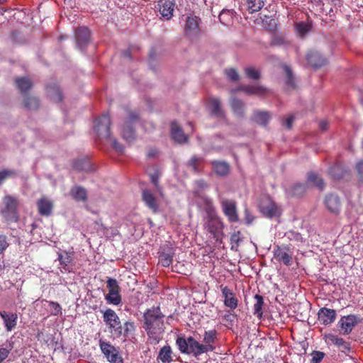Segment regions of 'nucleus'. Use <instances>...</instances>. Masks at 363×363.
Returning a JSON list of instances; mask_svg holds the SVG:
<instances>
[{
	"label": "nucleus",
	"instance_id": "1",
	"mask_svg": "<svg viewBox=\"0 0 363 363\" xmlns=\"http://www.w3.org/2000/svg\"><path fill=\"white\" fill-rule=\"evenodd\" d=\"M159 306H153L147 309L144 315V329L149 339L156 344L158 343L164 332V318Z\"/></svg>",
	"mask_w": 363,
	"mask_h": 363
},
{
	"label": "nucleus",
	"instance_id": "18",
	"mask_svg": "<svg viewBox=\"0 0 363 363\" xmlns=\"http://www.w3.org/2000/svg\"><path fill=\"white\" fill-rule=\"evenodd\" d=\"M0 315L7 332H11L15 329L18 321V315L16 313L1 311H0Z\"/></svg>",
	"mask_w": 363,
	"mask_h": 363
},
{
	"label": "nucleus",
	"instance_id": "7",
	"mask_svg": "<svg viewBox=\"0 0 363 363\" xmlns=\"http://www.w3.org/2000/svg\"><path fill=\"white\" fill-rule=\"evenodd\" d=\"M111 118L108 113H104L96 121L94 129L99 136L106 138L111 137Z\"/></svg>",
	"mask_w": 363,
	"mask_h": 363
},
{
	"label": "nucleus",
	"instance_id": "57",
	"mask_svg": "<svg viewBox=\"0 0 363 363\" xmlns=\"http://www.w3.org/2000/svg\"><path fill=\"white\" fill-rule=\"evenodd\" d=\"M325 354L323 352L315 351L312 353L311 363H320L323 359Z\"/></svg>",
	"mask_w": 363,
	"mask_h": 363
},
{
	"label": "nucleus",
	"instance_id": "59",
	"mask_svg": "<svg viewBox=\"0 0 363 363\" xmlns=\"http://www.w3.org/2000/svg\"><path fill=\"white\" fill-rule=\"evenodd\" d=\"M244 214H245V223L247 225L252 224V223L253 222V220L255 219V217L251 214V213L250 212V211L247 208H245L244 210Z\"/></svg>",
	"mask_w": 363,
	"mask_h": 363
},
{
	"label": "nucleus",
	"instance_id": "50",
	"mask_svg": "<svg viewBox=\"0 0 363 363\" xmlns=\"http://www.w3.org/2000/svg\"><path fill=\"white\" fill-rule=\"evenodd\" d=\"M230 244H231V250H237L239 247L240 242L242 241L241 238V233L240 230L234 232L230 235Z\"/></svg>",
	"mask_w": 363,
	"mask_h": 363
},
{
	"label": "nucleus",
	"instance_id": "2",
	"mask_svg": "<svg viewBox=\"0 0 363 363\" xmlns=\"http://www.w3.org/2000/svg\"><path fill=\"white\" fill-rule=\"evenodd\" d=\"M103 320L113 338L127 337L135 330L133 322L126 321L122 325L118 315L111 308H107L103 312Z\"/></svg>",
	"mask_w": 363,
	"mask_h": 363
},
{
	"label": "nucleus",
	"instance_id": "21",
	"mask_svg": "<svg viewBox=\"0 0 363 363\" xmlns=\"http://www.w3.org/2000/svg\"><path fill=\"white\" fill-rule=\"evenodd\" d=\"M171 135L173 140L177 143L182 144L188 142V136L176 121L171 123Z\"/></svg>",
	"mask_w": 363,
	"mask_h": 363
},
{
	"label": "nucleus",
	"instance_id": "34",
	"mask_svg": "<svg viewBox=\"0 0 363 363\" xmlns=\"http://www.w3.org/2000/svg\"><path fill=\"white\" fill-rule=\"evenodd\" d=\"M70 195L72 197L77 201H86L87 200V192L86 190L79 186H75L70 190Z\"/></svg>",
	"mask_w": 363,
	"mask_h": 363
},
{
	"label": "nucleus",
	"instance_id": "47",
	"mask_svg": "<svg viewBox=\"0 0 363 363\" xmlns=\"http://www.w3.org/2000/svg\"><path fill=\"white\" fill-rule=\"evenodd\" d=\"M202 161H203V159L201 157H197L196 155H194L187 162L186 165L194 173H199L201 171V169L199 168V163L201 162Z\"/></svg>",
	"mask_w": 363,
	"mask_h": 363
},
{
	"label": "nucleus",
	"instance_id": "20",
	"mask_svg": "<svg viewBox=\"0 0 363 363\" xmlns=\"http://www.w3.org/2000/svg\"><path fill=\"white\" fill-rule=\"evenodd\" d=\"M75 38L78 48L82 50L86 46L90 38V31L86 27H79L76 29Z\"/></svg>",
	"mask_w": 363,
	"mask_h": 363
},
{
	"label": "nucleus",
	"instance_id": "35",
	"mask_svg": "<svg viewBox=\"0 0 363 363\" xmlns=\"http://www.w3.org/2000/svg\"><path fill=\"white\" fill-rule=\"evenodd\" d=\"M270 119V115L267 111H255L252 120L259 125L266 126Z\"/></svg>",
	"mask_w": 363,
	"mask_h": 363
},
{
	"label": "nucleus",
	"instance_id": "64",
	"mask_svg": "<svg viewBox=\"0 0 363 363\" xmlns=\"http://www.w3.org/2000/svg\"><path fill=\"white\" fill-rule=\"evenodd\" d=\"M299 345L301 347V350H299L298 354L301 355L305 354L306 351V347L308 345V343L306 341H302L299 342Z\"/></svg>",
	"mask_w": 363,
	"mask_h": 363
},
{
	"label": "nucleus",
	"instance_id": "55",
	"mask_svg": "<svg viewBox=\"0 0 363 363\" xmlns=\"http://www.w3.org/2000/svg\"><path fill=\"white\" fill-rule=\"evenodd\" d=\"M225 72L228 78H229L231 81L236 82L239 79V75L235 69H225Z\"/></svg>",
	"mask_w": 363,
	"mask_h": 363
},
{
	"label": "nucleus",
	"instance_id": "4",
	"mask_svg": "<svg viewBox=\"0 0 363 363\" xmlns=\"http://www.w3.org/2000/svg\"><path fill=\"white\" fill-rule=\"evenodd\" d=\"M139 120V113L135 111H127V117L123 125L121 135L128 143L133 142L135 138V130L133 125Z\"/></svg>",
	"mask_w": 363,
	"mask_h": 363
},
{
	"label": "nucleus",
	"instance_id": "16",
	"mask_svg": "<svg viewBox=\"0 0 363 363\" xmlns=\"http://www.w3.org/2000/svg\"><path fill=\"white\" fill-rule=\"evenodd\" d=\"M213 172L220 177H225L230 172V164L224 160H212L210 162Z\"/></svg>",
	"mask_w": 363,
	"mask_h": 363
},
{
	"label": "nucleus",
	"instance_id": "9",
	"mask_svg": "<svg viewBox=\"0 0 363 363\" xmlns=\"http://www.w3.org/2000/svg\"><path fill=\"white\" fill-rule=\"evenodd\" d=\"M361 322V319L356 315L342 316L338 321L337 325L341 329V333L349 335L353 328Z\"/></svg>",
	"mask_w": 363,
	"mask_h": 363
},
{
	"label": "nucleus",
	"instance_id": "54",
	"mask_svg": "<svg viewBox=\"0 0 363 363\" xmlns=\"http://www.w3.org/2000/svg\"><path fill=\"white\" fill-rule=\"evenodd\" d=\"M49 305L51 307V314L53 315H58L62 314V307L60 305L55 301H49Z\"/></svg>",
	"mask_w": 363,
	"mask_h": 363
},
{
	"label": "nucleus",
	"instance_id": "40",
	"mask_svg": "<svg viewBox=\"0 0 363 363\" xmlns=\"http://www.w3.org/2000/svg\"><path fill=\"white\" fill-rule=\"evenodd\" d=\"M73 168L77 171H84L86 172L92 171L91 164L87 159H81L74 161L73 162Z\"/></svg>",
	"mask_w": 363,
	"mask_h": 363
},
{
	"label": "nucleus",
	"instance_id": "56",
	"mask_svg": "<svg viewBox=\"0 0 363 363\" xmlns=\"http://www.w3.org/2000/svg\"><path fill=\"white\" fill-rule=\"evenodd\" d=\"M355 169L357 172L359 182L363 184V160H360L356 164Z\"/></svg>",
	"mask_w": 363,
	"mask_h": 363
},
{
	"label": "nucleus",
	"instance_id": "8",
	"mask_svg": "<svg viewBox=\"0 0 363 363\" xmlns=\"http://www.w3.org/2000/svg\"><path fill=\"white\" fill-rule=\"evenodd\" d=\"M106 283L108 293L106 296V299L109 303L118 306L121 302V296L119 294L120 287L118 281L115 279L108 278Z\"/></svg>",
	"mask_w": 363,
	"mask_h": 363
},
{
	"label": "nucleus",
	"instance_id": "58",
	"mask_svg": "<svg viewBox=\"0 0 363 363\" xmlns=\"http://www.w3.org/2000/svg\"><path fill=\"white\" fill-rule=\"evenodd\" d=\"M11 348L8 349L0 346V363H3L9 357L11 352Z\"/></svg>",
	"mask_w": 363,
	"mask_h": 363
},
{
	"label": "nucleus",
	"instance_id": "10",
	"mask_svg": "<svg viewBox=\"0 0 363 363\" xmlns=\"http://www.w3.org/2000/svg\"><path fill=\"white\" fill-rule=\"evenodd\" d=\"M203 227L214 238L223 228V223L218 215L203 218Z\"/></svg>",
	"mask_w": 363,
	"mask_h": 363
},
{
	"label": "nucleus",
	"instance_id": "26",
	"mask_svg": "<svg viewBox=\"0 0 363 363\" xmlns=\"http://www.w3.org/2000/svg\"><path fill=\"white\" fill-rule=\"evenodd\" d=\"M325 342L330 345H334L344 350H350V343L344 340L342 337L333 334L325 335Z\"/></svg>",
	"mask_w": 363,
	"mask_h": 363
},
{
	"label": "nucleus",
	"instance_id": "60",
	"mask_svg": "<svg viewBox=\"0 0 363 363\" xmlns=\"http://www.w3.org/2000/svg\"><path fill=\"white\" fill-rule=\"evenodd\" d=\"M112 147L118 152H123L124 147L116 139L112 141Z\"/></svg>",
	"mask_w": 363,
	"mask_h": 363
},
{
	"label": "nucleus",
	"instance_id": "25",
	"mask_svg": "<svg viewBox=\"0 0 363 363\" xmlns=\"http://www.w3.org/2000/svg\"><path fill=\"white\" fill-rule=\"evenodd\" d=\"M37 207L40 215L49 216L52 211L53 203L50 199L42 197L37 201Z\"/></svg>",
	"mask_w": 363,
	"mask_h": 363
},
{
	"label": "nucleus",
	"instance_id": "43",
	"mask_svg": "<svg viewBox=\"0 0 363 363\" xmlns=\"http://www.w3.org/2000/svg\"><path fill=\"white\" fill-rule=\"evenodd\" d=\"M245 1L250 13L260 11L264 5V0H245Z\"/></svg>",
	"mask_w": 363,
	"mask_h": 363
},
{
	"label": "nucleus",
	"instance_id": "62",
	"mask_svg": "<svg viewBox=\"0 0 363 363\" xmlns=\"http://www.w3.org/2000/svg\"><path fill=\"white\" fill-rule=\"evenodd\" d=\"M150 179H151L152 183V184H154V186H155V188H156L157 190H160V186H159V178H158L157 174H152V175L150 176Z\"/></svg>",
	"mask_w": 363,
	"mask_h": 363
},
{
	"label": "nucleus",
	"instance_id": "51",
	"mask_svg": "<svg viewBox=\"0 0 363 363\" xmlns=\"http://www.w3.org/2000/svg\"><path fill=\"white\" fill-rule=\"evenodd\" d=\"M285 75V83L288 86L294 88V79L291 69L286 65L282 66Z\"/></svg>",
	"mask_w": 363,
	"mask_h": 363
},
{
	"label": "nucleus",
	"instance_id": "53",
	"mask_svg": "<svg viewBox=\"0 0 363 363\" xmlns=\"http://www.w3.org/2000/svg\"><path fill=\"white\" fill-rule=\"evenodd\" d=\"M9 247L8 237L6 235L0 234V255H3Z\"/></svg>",
	"mask_w": 363,
	"mask_h": 363
},
{
	"label": "nucleus",
	"instance_id": "24",
	"mask_svg": "<svg viewBox=\"0 0 363 363\" xmlns=\"http://www.w3.org/2000/svg\"><path fill=\"white\" fill-rule=\"evenodd\" d=\"M308 63L314 68H319L327 63V60L318 51H311L306 55Z\"/></svg>",
	"mask_w": 363,
	"mask_h": 363
},
{
	"label": "nucleus",
	"instance_id": "19",
	"mask_svg": "<svg viewBox=\"0 0 363 363\" xmlns=\"http://www.w3.org/2000/svg\"><path fill=\"white\" fill-rule=\"evenodd\" d=\"M259 208L262 213L269 218L276 216L278 213L277 206L269 198H267L260 203Z\"/></svg>",
	"mask_w": 363,
	"mask_h": 363
},
{
	"label": "nucleus",
	"instance_id": "33",
	"mask_svg": "<svg viewBox=\"0 0 363 363\" xmlns=\"http://www.w3.org/2000/svg\"><path fill=\"white\" fill-rule=\"evenodd\" d=\"M216 339L217 332L216 330L205 331L203 335V342L205 344L203 345L211 348V350H208V352H212L215 350L216 347L213 344L216 342Z\"/></svg>",
	"mask_w": 363,
	"mask_h": 363
},
{
	"label": "nucleus",
	"instance_id": "23",
	"mask_svg": "<svg viewBox=\"0 0 363 363\" xmlns=\"http://www.w3.org/2000/svg\"><path fill=\"white\" fill-rule=\"evenodd\" d=\"M199 19L194 16H188L186 21L185 32L189 36H196L199 33Z\"/></svg>",
	"mask_w": 363,
	"mask_h": 363
},
{
	"label": "nucleus",
	"instance_id": "37",
	"mask_svg": "<svg viewBox=\"0 0 363 363\" xmlns=\"http://www.w3.org/2000/svg\"><path fill=\"white\" fill-rule=\"evenodd\" d=\"M172 350L169 345L162 347L158 354L157 359L162 363H171L172 362Z\"/></svg>",
	"mask_w": 363,
	"mask_h": 363
},
{
	"label": "nucleus",
	"instance_id": "14",
	"mask_svg": "<svg viewBox=\"0 0 363 363\" xmlns=\"http://www.w3.org/2000/svg\"><path fill=\"white\" fill-rule=\"evenodd\" d=\"M239 91H242L249 95H257L259 96H265L269 92L267 88L261 85H242L237 89H232L231 93L235 94Z\"/></svg>",
	"mask_w": 363,
	"mask_h": 363
},
{
	"label": "nucleus",
	"instance_id": "52",
	"mask_svg": "<svg viewBox=\"0 0 363 363\" xmlns=\"http://www.w3.org/2000/svg\"><path fill=\"white\" fill-rule=\"evenodd\" d=\"M245 73L248 78L252 79H258L260 78L259 72L252 67L245 68Z\"/></svg>",
	"mask_w": 363,
	"mask_h": 363
},
{
	"label": "nucleus",
	"instance_id": "13",
	"mask_svg": "<svg viewBox=\"0 0 363 363\" xmlns=\"http://www.w3.org/2000/svg\"><path fill=\"white\" fill-rule=\"evenodd\" d=\"M274 258L277 262L289 266L293 262V252L286 247L278 246L274 251Z\"/></svg>",
	"mask_w": 363,
	"mask_h": 363
},
{
	"label": "nucleus",
	"instance_id": "45",
	"mask_svg": "<svg viewBox=\"0 0 363 363\" xmlns=\"http://www.w3.org/2000/svg\"><path fill=\"white\" fill-rule=\"evenodd\" d=\"M40 106L38 98L34 96H26L23 100V106L28 110H37Z\"/></svg>",
	"mask_w": 363,
	"mask_h": 363
},
{
	"label": "nucleus",
	"instance_id": "12",
	"mask_svg": "<svg viewBox=\"0 0 363 363\" xmlns=\"http://www.w3.org/2000/svg\"><path fill=\"white\" fill-rule=\"evenodd\" d=\"M175 7V0H159L157 5L159 13L166 21H169L173 17Z\"/></svg>",
	"mask_w": 363,
	"mask_h": 363
},
{
	"label": "nucleus",
	"instance_id": "39",
	"mask_svg": "<svg viewBox=\"0 0 363 363\" xmlns=\"http://www.w3.org/2000/svg\"><path fill=\"white\" fill-rule=\"evenodd\" d=\"M254 299L255 302L253 305V314L259 319H261L263 314L264 298L261 295L256 294Z\"/></svg>",
	"mask_w": 363,
	"mask_h": 363
},
{
	"label": "nucleus",
	"instance_id": "32",
	"mask_svg": "<svg viewBox=\"0 0 363 363\" xmlns=\"http://www.w3.org/2000/svg\"><path fill=\"white\" fill-rule=\"evenodd\" d=\"M58 260L65 271L69 270V265L73 261L74 252L64 251L63 252H58Z\"/></svg>",
	"mask_w": 363,
	"mask_h": 363
},
{
	"label": "nucleus",
	"instance_id": "29",
	"mask_svg": "<svg viewBox=\"0 0 363 363\" xmlns=\"http://www.w3.org/2000/svg\"><path fill=\"white\" fill-rule=\"evenodd\" d=\"M48 96L50 99L55 102L59 103L62 101V94L59 86L56 83H52L46 87Z\"/></svg>",
	"mask_w": 363,
	"mask_h": 363
},
{
	"label": "nucleus",
	"instance_id": "42",
	"mask_svg": "<svg viewBox=\"0 0 363 363\" xmlns=\"http://www.w3.org/2000/svg\"><path fill=\"white\" fill-rule=\"evenodd\" d=\"M203 209L206 213L205 217H211L217 215L216 208L213 206V201L208 197H203Z\"/></svg>",
	"mask_w": 363,
	"mask_h": 363
},
{
	"label": "nucleus",
	"instance_id": "46",
	"mask_svg": "<svg viewBox=\"0 0 363 363\" xmlns=\"http://www.w3.org/2000/svg\"><path fill=\"white\" fill-rule=\"evenodd\" d=\"M174 252L170 249L168 252H162L160 254V262L164 267H169L173 260Z\"/></svg>",
	"mask_w": 363,
	"mask_h": 363
},
{
	"label": "nucleus",
	"instance_id": "31",
	"mask_svg": "<svg viewBox=\"0 0 363 363\" xmlns=\"http://www.w3.org/2000/svg\"><path fill=\"white\" fill-rule=\"evenodd\" d=\"M230 105L233 113L239 118L245 116V104L240 99L235 97H231L230 99Z\"/></svg>",
	"mask_w": 363,
	"mask_h": 363
},
{
	"label": "nucleus",
	"instance_id": "28",
	"mask_svg": "<svg viewBox=\"0 0 363 363\" xmlns=\"http://www.w3.org/2000/svg\"><path fill=\"white\" fill-rule=\"evenodd\" d=\"M15 84L20 93L23 95L26 94L33 87V82L26 77H16L15 79Z\"/></svg>",
	"mask_w": 363,
	"mask_h": 363
},
{
	"label": "nucleus",
	"instance_id": "27",
	"mask_svg": "<svg viewBox=\"0 0 363 363\" xmlns=\"http://www.w3.org/2000/svg\"><path fill=\"white\" fill-rule=\"evenodd\" d=\"M311 310V303L306 299L299 301L296 310V320L303 322Z\"/></svg>",
	"mask_w": 363,
	"mask_h": 363
},
{
	"label": "nucleus",
	"instance_id": "61",
	"mask_svg": "<svg viewBox=\"0 0 363 363\" xmlns=\"http://www.w3.org/2000/svg\"><path fill=\"white\" fill-rule=\"evenodd\" d=\"M294 121V116L291 115L289 118H287L286 120L283 121V124L289 129L292 128V124Z\"/></svg>",
	"mask_w": 363,
	"mask_h": 363
},
{
	"label": "nucleus",
	"instance_id": "63",
	"mask_svg": "<svg viewBox=\"0 0 363 363\" xmlns=\"http://www.w3.org/2000/svg\"><path fill=\"white\" fill-rule=\"evenodd\" d=\"M319 128L322 131H325L328 128V122L327 121H321L319 123Z\"/></svg>",
	"mask_w": 363,
	"mask_h": 363
},
{
	"label": "nucleus",
	"instance_id": "44",
	"mask_svg": "<svg viewBox=\"0 0 363 363\" xmlns=\"http://www.w3.org/2000/svg\"><path fill=\"white\" fill-rule=\"evenodd\" d=\"M311 30V22L296 23V33L301 38H303Z\"/></svg>",
	"mask_w": 363,
	"mask_h": 363
},
{
	"label": "nucleus",
	"instance_id": "36",
	"mask_svg": "<svg viewBox=\"0 0 363 363\" xmlns=\"http://www.w3.org/2000/svg\"><path fill=\"white\" fill-rule=\"evenodd\" d=\"M347 173V170L339 163H336L330 169V174L335 180H340L342 179Z\"/></svg>",
	"mask_w": 363,
	"mask_h": 363
},
{
	"label": "nucleus",
	"instance_id": "48",
	"mask_svg": "<svg viewBox=\"0 0 363 363\" xmlns=\"http://www.w3.org/2000/svg\"><path fill=\"white\" fill-rule=\"evenodd\" d=\"M308 181L315 185L320 190H323L325 187L323 179L315 173L308 174Z\"/></svg>",
	"mask_w": 363,
	"mask_h": 363
},
{
	"label": "nucleus",
	"instance_id": "11",
	"mask_svg": "<svg viewBox=\"0 0 363 363\" xmlns=\"http://www.w3.org/2000/svg\"><path fill=\"white\" fill-rule=\"evenodd\" d=\"M221 208L224 215L230 223H237L239 216L237 210L236 202L233 200L225 199L221 201Z\"/></svg>",
	"mask_w": 363,
	"mask_h": 363
},
{
	"label": "nucleus",
	"instance_id": "38",
	"mask_svg": "<svg viewBox=\"0 0 363 363\" xmlns=\"http://www.w3.org/2000/svg\"><path fill=\"white\" fill-rule=\"evenodd\" d=\"M209 104L211 108V114L218 118H224L225 114L221 108L220 101L216 98L209 99Z\"/></svg>",
	"mask_w": 363,
	"mask_h": 363
},
{
	"label": "nucleus",
	"instance_id": "17",
	"mask_svg": "<svg viewBox=\"0 0 363 363\" xmlns=\"http://www.w3.org/2000/svg\"><path fill=\"white\" fill-rule=\"evenodd\" d=\"M336 311L334 309L323 307L318 312V320L321 324L325 325L333 323L336 319Z\"/></svg>",
	"mask_w": 363,
	"mask_h": 363
},
{
	"label": "nucleus",
	"instance_id": "3",
	"mask_svg": "<svg viewBox=\"0 0 363 363\" xmlns=\"http://www.w3.org/2000/svg\"><path fill=\"white\" fill-rule=\"evenodd\" d=\"M179 351L184 354H192L194 357H198L203 353L208 352L211 348L204 346L193 337L189 336L186 339L182 337H178L176 340Z\"/></svg>",
	"mask_w": 363,
	"mask_h": 363
},
{
	"label": "nucleus",
	"instance_id": "5",
	"mask_svg": "<svg viewBox=\"0 0 363 363\" xmlns=\"http://www.w3.org/2000/svg\"><path fill=\"white\" fill-rule=\"evenodd\" d=\"M4 208L1 210V214L9 222H17L18 214L17 211L18 200L11 195H6L3 199Z\"/></svg>",
	"mask_w": 363,
	"mask_h": 363
},
{
	"label": "nucleus",
	"instance_id": "41",
	"mask_svg": "<svg viewBox=\"0 0 363 363\" xmlns=\"http://www.w3.org/2000/svg\"><path fill=\"white\" fill-rule=\"evenodd\" d=\"M270 45L272 46L287 47L290 45V42L283 34H274Z\"/></svg>",
	"mask_w": 363,
	"mask_h": 363
},
{
	"label": "nucleus",
	"instance_id": "6",
	"mask_svg": "<svg viewBox=\"0 0 363 363\" xmlns=\"http://www.w3.org/2000/svg\"><path fill=\"white\" fill-rule=\"evenodd\" d=\"M99 347L107 361L110 363H123L118 350L109 342L99 340Z\"/></svg>",
	"mask_w": 363,
	"mask_h": 363
},
{
	"label": "nucleus",
	"instance_id": "49",
	"mask_svg": "<svg viewBox=\"0 0 363 363\" xmlns=\"http://www.w3.org/2000/svg\"><path fill=\"white\" fill-rule=\"evenodd\" d=\"M17 174V172L14 169H4L0 170V185H1L5 180L16 177Z\"/></svg>",
	"mask_w": 363,
	"mask_h": 363
},
{
	"label": "nucleus",
	"instance_id": "30",
	"mask_svg": "<svg viewBox=\"0 0 363 363\" xmlns=\"http://www.w3.org/2000/svg\"><path fill=\"white\" fill-rule=\"evenodd\" d=\"M142 199L146 206L154 213L157 211L158 205L157 200L153 194L150 190L145 189L143 191Z\"/></svg>",
	"mask_w": 363,
	"mask_h": 363
},
{
	"label": "nucleus",
	"instance_id": "22",
	"mask_svg": "<svg viewBox=\"0 0 363 363\" xmlns=\"http://www.w3.org/2000/svg\"><path fill=\"white\" fill-rule=\"evenodd\" d=\"M325 205L328 210L333 213H338L341 208V202L337 195L330 194L325 199Z\"/></svg>",
	"mask_w": 363,
	"mask_h": 363
},
{
	"label": "nucleus",
	"instance_id": "15",
	"mask_svg": "<svg viewBox=\"0 0 363 363\" xmlns=\"http://www.w3.org/2000/svg\"><path fill=\"white\" fill-rule=\"evenodd\" d=\"M222 296L224 298V305L230 310H235L238 305V299L233 291L227 286L220 285V286Z\"/></svg>",
	"mask_w": 363,
	"mask_h": 363
}]
</instances>
